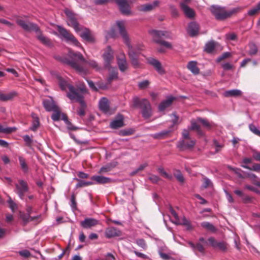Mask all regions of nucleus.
<instances>
[{"mask_svg":"<svg viewBox=\"0 0 260 260\" xmlns=\"http://www.w3.org/2000/svg\"><path fill=\"white\" fill-rule=\"evenodd\" d=\"M69 58L64 57L61 59L62 62L70 66L79 74L85 76L88 73V70L79 64V61L86 63L96 71L101 69L98 63L93 60H86L79 52H75L72 50H69L68 53Z\"/></svg>","mask_w":260,"mask_h":260,"instance_id":"nucleus-1","label":"nucleus"},{"mask_svg":"<svg viewBox=\"0 0 260 260\" xmlns=\"http://www.w3.org/2000/svg\"><path fill=\"white\" fill-rule=\"evenodd\" d=\"M17 23L26 31H34L36 33L38 39L44 45L46 46L51 45V43L50 40L42 34L39 27L37 24L22 19H17Z\"/></svg>","mask_w":260,"mask_h":260,"instance_id":"nucleus-2","label":"nucleus"},{"mask_svg":"<svg viewBox=\"0 0 260 260\" xmlns=\"http://www.w3.org/2000/svg\"><path fill=\"white\" fill-rule=\"evenodd\" d=\"M69 91L67 96L72 101L78 102L84 107L85 103L83 101V95L87 93V89L83 83H80L75 88L73 86H69Z\"/></svg>","mask_w":260,"mask_h":260,"instance_id":"nucleus-3","label":"nucleus"},{"mask_svg":"<svg viewBox=\"0 0 260 260\" xmlns=\"http://www.w3.org/2000/svg\"><path fill=\"white\" fill-rule=\"evenodd\" d=\"M149 33L155 43L162 45L168 49L172 48L171 43L161 39L162 37L167 39H172V35L170 32L166 31L152 29L149 30Z\"/></svg>","mask_w":260,"mask_h":260,"instance_id":"nucleus-4","label":"nucleus"},{"mask_svg":"<svg viewBox=\"0 0 260 260\" xmlns=\"http://www.w3.org/2000/svg\"><path fill=\"white\" fill-rule=\"evenodd\" d=\"M210 10L212 13L215 16L218 20H223L230 17L233 14L236 12L235 9L227 11L224 8L220 7L218 6H212Z\"/></svg>","mask_w":260,"mask_h":260,"instance_id":"nucleus-5","label":"nucleus"},{"mask_svg":"<svg viewBox=\"0 0 260 260\" xmlns=\"http://www.w3.org/2000/svg\"><path fill=\"white\" fill-rule=\"evenodd\" d=\"M134 104L135 106H140L142 109V114L145 118H149L151 115V108L149 102L147 99L140 101L138 98L134 99Z\"/></svg>","mask_w":260,"mask_h":260,"instance_id":"nucleus-6","label":"nucleus"},{"mask_svg":"<svg viewBox=\"0 0 260 260\" xmlns=\"http://www.w3.org/2000/svg\"><path fill=\"white\" fill-rule=\"evenodd\" d=\"M128 47V54L131 59L132 64L135 68H137L139 66V62L137 59V56L140 53V51L142 50L141 47H133L131 44L127 46Z\"/></svg>","mask_w":260,"mask_h":260,"instance_id":"nucleus-7","label":"nucleus"},{"mask_svg":"<svg viewBox=\"0 0 260 260\" xmlns=\"http://www.w3.org/2000/svg\"><path fill=\"white\" fill-rule=\"evenodd\" d=\"M58 31L60 35L66 39L68 42H70L73 45L81 47L80 43L75 38V37L70 33L67 29L62 27L61 26H58Z\"/></svg>","mask_w":260,"mask_h":260,"instance_id":"nucleus-8","label":"nucleus"},{"mask_svg":"<svg viewBox=\"0 0 260 260\" xmlns=\"http://www.w3.org/2000/svg\"><path fill=\"white\" fill-rule=\"evenodd\" d=\"M116 25L118 29L119 32L122 37L124 43L126 46L131 45L128 35L126 30V22L123 20H118L116 22Z\"/></svg>","mask_w":260,"mask_h":260,"instance_id":"nucleus-9","label":"nucleus"},{"mask_svg":"<svg viewBox=\"0 0 260 260\" xmlns=\"http://www.w3.org/2000/svg\"><path fill=\"white\" fill-rule=\"evenodd\" d=\"M15 192L21 199L23 200L25 193L28 191V186L26 182L23 180H19L18 183L15 184Z\"/></svg>","mask_w":260,"mask_h":260,"instance_id":"nucleus-10","label":"nucleus"},{"mask_svg":"<svg viewBox=\"0 0 260 260\" xmlns=\"http://www.w3.org/2000/svg\"><path fill=\"white\" fill-rule=\"evenodd\" d=\"M53 114L51 115V118L53 121H58L62 120L66 123H69L70 121L68 120L67 115L61 113L58 106L54 108L52 111Z\"/></svg>","mask_w":260,"mask_h":260,"instance_id":"nucleus-11","label":"nucleus"},{"mask_svg":"<svg viewBox=\"0 0 260 260\" xmlns=\"http://www.w3.org/2000/svg\"><path fill=\"white\" fill-rule=\"evenodd\" d=\"M65 13L67 16V22L68 25L73 27L75 30L78 32L80 27L74 15L69 10H66Z\"/></svg>","mask_w":260,"mask_h":260,"instance_id":"nucleus-12","label":"nucleus"},{"mask_svg":"<svg viewBox=\"0 0 260 260\" xmlns=\"http://www.w3.org/2000/svg\"><path fill=\"white\" fill-rule=\"evenodd\" d=\"M118 6L120 12L125 15H130L131 11L130 6L127 0H115Z\"/></svg>","mask_w":260,"mask_h":260,"instance_id":"nucleus-13","label":"nucleus"},{"mask_svg":"<svg viewBox=\"0 0 260 260\" xmlns=\"http://www.w3.org/2000/svg\"><path fill=\"white\" fill-rule=\"evenodd\" d=\"M77 33L84 40L89 42H94L95 38L90 31L86 28H80Z\"/></svg>","mask_w":260,"mask_h":260,"instance_id":"nucleus-14","label":"nucleus"},{"mask_svg":"<svg viewBox=\"0 0 260 260\" xmlns=\"http://www.w3.org/2000/svg\"><path fill=\"white\" fill-rule=\"evenodd\" d=\"M103 57L104 60L105 67H111V62L113 60V51L110 46H108L105 52L103 54Z\"/></svg>","mask_w":260,"mask_h":260,"instance_id":"nucleus-15","label":"nucleus"},{"mask_svg":"<svg viewBox=\"0 0 260 260\" xmlns=\"http://www.w3.org/2000/svg\"><path fill=\"white\" fill-rule=\"evenodd\" d=\"M147 60L148 63L152 66L158 74L163 75L165 73V71L159 60L153 57H149Z\"/></svg>","mask_w":260,"mask_h":260,"instance_id":"nucleus-16","label":"nucleus"},{"mask_svg":"<svg viewBox=\"0 0 260 260\" xmlns=\"http://www.w3.org/2000/svg\"><path fill=\"white\" fill-rule=\"evenodd\" d=\"M196 141L192 139L181 140L177 144V147L181 150L191 149L193 147Z\"/></svg>","mask_w":260,"mask_h":260,"instance_id":"nucleus-17","label":"nucleus"},{"mask_svg":"<svg viewBox=\"0 0 260 260\" xmlns=\"http://www.w3.org/2000/svg\"><path fill=\"white\" fill-rule=\"evenodd\" d=\"M99 223V221L92 218H86L80 223L81 225L84 229H90Z\"/></svg>","mask_w":260,"mask_h":260,"instance_id":"nucleus-18","label":"nucleus"},{"mask_svg":"<svg viewBox=\"0 0 260 260\" xmlns=\"http://www.w3.org/2000/svg\"><path fill=\"white\" fill-rule=\"evenodd\" d=\"M43 104L45 110L48 112L52 111L58 106L50 96L48 97L47 99H44L43 101Z\"/></svg>","mask_w":260,"mask_h":260,"instance_id":"nucleus-19","label":"nucleus"},{"mask_svg":"<svg viewBox=\"0 0 260 260\" xmlns=\"http://www.w3.org/2000/svg\"><path fill=\"white\" fill-rule=\"evenodd\" d=\"M20 218L23 222L24 224H27L29 221H36L38 222H39L41 221V216L38 215L36 216L31 217L29 216V214H25L23 213H20Z\"/></svg>","mask_w":260,"mask_h":260,"instance_id":"nucleus-20","label":"nucleus"},{"mask_svg":"<svg viewBox=\"0 0 260 260\" xmlns=\"http://www.w3.org/2000/svg\"><path fill=\"white\" fill-rule=\"evenodd\" d=\"M99 108L105 114H111L109 109V104L108 99L106 98H102L99 101Z\"/></svg>","mask_w":260,"mask_h":260,"instance_id":"nucleus-21","label":"nucleus"},{"mask_svg":"<svg viewBox=\"0 0 260 260\" xmlns=\"http://www.w3.org/2000/svg\"><path fill=\"white\" fill-rule=\"evenodd\" d=\"M112 128L116 129L123 126V117L121 114H118L116 118L110 123Z\"/></svg>","mask_w":260,"mask_h":260,"instance_id":"nucleus-22","label":"nucleus"},{"mask_svg":"<svg viewBox=\"0 0 260 260\" xmlns=\"http://www.w3.org/2000/svg\"><path fill=\"white\" fill-rule=\"evenodd\" d=\"M117 59L120 71L122 72L126 71L127 69L128 64L124 55L123 54H121V57H117Z\"/></svg>","mask_w":260,"mask_h":260,"instance_id":"nucleus-23","label":"nucleus"},{"mask_svg":"<svg viewBox=\"0 0 260 260\" xmlns=\"http://www.w3.org/2000/svg\"><path fill=\"white\" fill-rule=\"evenodd\" d=\"M105 234V236L107 238H111L112 237L119 236L121 232L115 228L110 227L106 230Z\"/></svg>","mask_w":260,"mask_h":260,"instance_id":"nucleus-24","label":"nucleus"},{"mask_svg":"<svg viewBox=\"0 0 260 260\" xmlns=\"http://www.w3.org/2000/svg\"><path fill=\"white\" fill-rule=\"evenodd\" d=\"M105 68L107 69L109 72V76L107 78L109 83H111L113 80L117 79L118 72L116 68L111 66Z\"/></svg>","mask_w":260,"mask_h":260,"instance_id":"nucleus-25","label":"nucleus"},{"mask_svg":"<svg viewBox=\"0 0 260 260\" xmlns=\"http://www.w3.org/2000/svg\"><path fill=\"white\" fill-rule=\"evenodd\" d=\"M91 179L97 184H106L112 182V179L103 176L95 175L91 177Z\"/></svg>","mask_w":260,"mask_h":260,"instance_id":"nucleus-26","label":"nucleus"},{"mask_svg":"<svg viewBox=\"0 0 260 260\" xmlns=\"http://www.w3.org/2000/svg\"><path fill=\"white\" fill-rule=\"evenodd\" d=\"M175 98L172 96H168L167 99L163 101L159 104L158 109L160 111H164L167 107H169L174 100Z\"/></svg>","mask_w":260,"mask_h":260,"instance_id":"nucleus-27","label":"nucleus"},{"mask_svg":"<svg viewBox=\"0 0 260 260\" xmlns=\"http://www.w3.org/2000/svg\"><path fill=\"white\" fill-rule=\"evenodd\" d=\"M180 6L186 17L190 18L193 17L194 12L192 9L190 8L184 3H180Z\"/></svg>","mask_w":260,"mask_h":260,"instance_id":"nucleus-28","label":"nucleus"},{"mask_svg":"<svg viewBox=\"0 0 260 260\" xmlns=\"http://www.w3.org/2000/svg\"><path fill=\"white\" fill-rule=\"evenodd\" d=\"M199 27L198 24L194 22L189 24L187 28V32L191 36L196 35L199 31Z\"/></svg>","mask_w":260,"mask_h":260,"instance_id":"nucleus-29","label":"nucleus"},{"mask_svg":"<svg viewBox=\"0 0 260 260\" xmlns=\"http://www.w3.org/2000/svg\"><path fill=\"white\" fill-rule=\"evenodd\" d=\"M55 76L56 78L57 79L58 84L62 90H66L67 88L69 89V86H72L69 84L64 79H63L59 74H55Z\"/></svg>","mask_w":260,"mask_h":260,"instance_id":"nucleus-30","label":"nucleus"},{"mask_svg":"<svg viewBox=\"0 0 260 260\" xmlns=\"http://www.w3.org/2000/svg\"><path fill=\"white\" fill-rule=\"evenodd\" d=\"M197 62L196 61H189L187 65V69L193 74L198 75L200 73V69L197 66Z\"/></svg>","mask_w":260,"mask_h":260,"instance_id":"nucleus-31","label":"nucleus"},{"mask_svg":"<svg viewBox=\"0 0 260 260\" xmlns=\"http://www.w3.org/2000/svg\"><path fill=\"white\" fill-rule=\"evenodd\" d=\"M197 120L198 122L201 123L203 126L208 130L211 129L215 125L213 122H210L207 119L201 117H198Z\"/></svg>","mask_w":260,"mask_h":260,"instance_id":"nucleus-32","label":"nucleus"},{"mask_svg":"<svg viewBox=\"0 0 260 260\" xmlns=\"http://www.w3.org/2000/svg\"><path fill=\"white\" fill-rule=\"evenodd\" d=\"M159 4L158 1H155L151 3L146 4L141 6V10L143 11H149L157 7Z\"/></svg>","mask_w":260,"mask_h":260,"instance_id":"nucleus-33","label":"nucleus"},{"mask_svg":"<svg viewBox=\"0 0 260 260\" xmlns=\"http://www.w3.org/2000/svg\"><path fill=\"white\" fill-rule=\"evenodd\" d=\"M242 91L239 89H232L225 91L223 93V95L225 97H232V96H239L242 94Z\"/></svg>","mask_w":260,"mask_h":260,"instance_id":"nucleus-34","label":"nucleus"},{"mask_svg":"<svg viewBox=\"0 0 260 260\" xmlns=\"http://www.w3.org/2000/svg\"><path fill=\"white\" fill-rule=\"evenodd\" d=\"M16 94L15 92H11L8 93H1L0 100L4 102L11 100L15 96Z\"/></svg>","mask_w":260,"mask_h":260,"instance_id":"nucleus-35","label":"nucleus"},{"mask_svg":"<svg viewBox=\"0 0 260 260\" xmlns=\"http://www.w3.org/2000/svg\"><path fill=\"white\" fill-rule=\"evenodd\" d=\"M170 132V130H164L160 132L152 135V137L156 139H162L167 138Z\"/></svg>","mask_w":260,"mask_h":260,"instance_id":"nucleus-36","label":"nucleus"},{"mask_svg":"<svg viewBox=\"0 0 260 260\" xmlns=\"http://www.w3.org/2000/svg\"><path fill=\"white\" fill-rule=\"evenodd\" d=\"M176 224H180L185 225L187 229V230H190L192 229V226L190 224V222L184 217H183L181 219L177 220L174 222Z\"/></svg>","mask_w":260,"mask_h":260,"instance_id":"nucleus-37","label":"nucleus"},{"mask_svg":"<svg viewBox=\"0 0 260 260\" xmlns=\"http://www.w3.org/2000/svg\"><path fill=\"white\" fill-rule=\"evenodd\" d=\"M191 130H195L197 133L200 135H203L204 133L201 130L200 126L197 124V122L194 120H191V126L190 127Z\"/></svg>","mask_w":260,"mask_h":260,"instance_id":"nucleus-38","label":"nucleus"},{"mask_svg":"<svg viewBox=\"0 0 260 260\" xmlns=\"http://www.w3.org/2000/svg\"><path fill=\"white\" fill-rule=\"evenodd\" d=\"M216 43L214 41L208 42L205 47V50L208 53L212 52L215 49Z\"/></svg>","mask_w":260,"mask_h":260,"instance_id":"nucleus-39","label":"nucleus"},{"mask_svg":"<svg viewBox=\"0 0 260 260\" xmlns=\"http://www.w3.org/2000/svg\"><path fill=\"white\" fill-rule=\"evenodd\" d=\"M201 225L203 228L212 232H215L216 230L215 226L209 222H203L201 223Z\"/></svg>","mask_w":260,"mask_h":260,"instance_id":"nucleus-40","label":"nucleus"},{"mask_svg":"<svg viewBox=\"0 0 260 260\" xmlns=\"http://www.w3.org/2000/svg\"><path fill=\"white\" fill-rule=\"evenodd\" d=\"M32 117L34 120L32 121V126L30 129L32 131H35L39 126V120L38 117L36 115V114H32Z\"/></svg>","mask_w":260,"mask_h":260,"instance_id":"nucleus-41","label":"nucleus"},{"mask_svg":"<svg viewBox=\"0 0 260 260\" xmlns=\"http://www.w3.org/2000/svg\"><path fill=\"white\" fill-rule=\"evenodd\" d=\"M16 129L15 127H4L2 125L0 124V133L4 134H10L15 132Z\"/></svg>","mask_w":260,"mask_h":260,"instance_id":"nucleus-42","label":"nucleus"},{"mask_svg":"<svg viewBox=\"0 0 260 260\" xmlns=\"http://www.w3.org/2000/svg\"><path fill=\"white\" fill-rule=\"evenodd\" d=\"M202 181L203 182L202 186L205 188L212 187L213 185L211 180L204 176L203 177Z\"/></svg>","mask_w":260,"mask_h":260,"instance_id":"nucleus-43","label":"nucleus"},{"mask_svg":"<svg viewBox=\"0 0 260 260\" xmlns=\"http://www.w3.org/2000/svg\"><path fill=\"white\" fill-rule=\"evenodd\" d=\"M19 160L21 169L23 170V171L27 172L28 170V167L25 162V159L22 156H19Z\"/></svg>","mask_w":260,"mask_h":260,"instance_id":"nucleus-44","label":"nucleus"},{"mask_svg":"<svg viewBox=\"0 0 260 260\" xmlns=\"http://www.w3.org/2000/svg\"><path fill=\"white\" fill-rule=\"evenodd\" d=\"M158 172L161 174L165 178L171 179L172 178V176L170 174H168L164 169L163 168H159L158 169Z\"/></svg>","mask_w":260,"mask_h":260,"instance_id":"nucleus-45","label":"nucleus"},{"mask_svg":"<svg viewBox=\"0 0 260 260\" xmlns=\"http://www.w3.org/2000/svg\"><path fill=\"white\" fill-rule=\"evenodd\" d=\"M216 248L224 251L227 249V244L224 242H218Z\"/></svg>","mask_w":260,"mask_h":260,"instance_id":"nucleus-46","label":"nucleus"},{"mask_svg":"<svg viewBox=\"0 0 260 260\" xmlns=\"http://www.w3.org/2000/svg\"><path fill=\"white\" fill-rule=\"evenodd\" d=\"M249 128L253 134L260 137V131L254 124H250L249 125Z\"/></svg>","mask_w":260,"mask_h":260,"instance_id":"nucleus-47","label":"nucleus"},{"mask_svg":"<svg viewBox=\"0 0 260 260\" xmlns=\"http://www.w3.org/2000/svg\"><path fill=\"white\" fill-rule=\"evenodd\" d=\"M147 165L146 164H143L141 165L137 169H136L135 171H133L131 173V174L132 175H135L139 171H141L144 170L147 167Z\"/></svg>","mask_w":260,"mask_h":260,"instance_id":"nucleus-48","label":"nucleus"},{"mask_svg":"<svg viewBox=\"0 0 260 260\" xmlns=\"http://www.w3.org/2000/svg\"><path fill=\"white\" fill-rule=\"evenodd\" d=\"M93 184V183L90 181H80L77 184L76 187H81L84 186L92 185Z\"/></svg>","mask_w":260,"mask_h":260,"instance_id":"nucleus-49","label":"nucleus"},{"mask_svg":"<svg viewBox=\"0 0 260 260\" xmlns=\"http://www.w3.org/2000/svg\"><path fill=\"white\" fill-rule=\"evenodd\" d=\"M149 84V82L148 80H144L140 82L138 84L139 88L141 89H145L148 87Z\"/></svg>","mask_w":260,"mask_h":260,"instance_id":"nucleus-50","label":"nucleus"},{"mask_svg":"<svg viewBox=\"0 0 260 260\" xmlns=\"http://www.w3.org/2000/svg\"><path fill=\"white\" fill-rule=\"evenodd\" d=\"M23 138L27 146H29L31 145L32 140L28 135L24 136Z\"/></svg>","mask_w":260,"mask_h":260,"instance_id":"nucleus-51","label":"nucleus"},{"mask_svg":"<svg viewBox=\"0 0 260 260\" xmlns=\"http://www.w3.org/2000/svg\"><path fill=\"white\" fill-rule=\"evenodd\" d=\"M257 52V49L256 46L254 45H251L250 46V50H249V54L250 55H254Z\"/></svg>","mask_w":260,"mask_h":260,"instance_id":"nucleus-52","label":"nucleus"},{"mask_svg":"<svg viewBox=\"0 0 260 260\" xmlns=\"http://www.w3.org/2000/svg\"><path fill=\"white\" fill-rule=\"evenodd\" d=\"M182 140H189L191 139L189 137V132L186 129H184L182 134Z\"/></svg>","mask_w":260,"mask_h":260,"instance_id":"nucleus-53","label":"nucleus"},{"mask_svg":"<svg viewBox=\"0 0 260 260\" xmlns=\"http://www.w3.org/2000/svg\"><path fill=\"white\" fill-rule=\"evenodd\" d=\"M8 203L9 204L10 208L13 211L17 209V205L11 199L9 200Z\"/></svg>","mask_w":260,"mask_h":260,"instance_id":"nucleus-54","label":"nucleus"},{"mask_svg":"<svg viewBox=\"0 0 260 260\" xmlns=\"http://www.w3.org/2000/svg\"><path fill=\"white\" fill-rule=\"evenodd\" d=\"M259 12V11L257 9V7L255 6V7L249 10L248 12V14L249 15L252 16L258 13Z\"/></svg>","mask_w":260,"mask_h":260,"instance_id":"nucleus-55","label":"nucleus"},{"mask_svg":"<svg viewBox=\"0 0 260 260\" xmlns=\"http://www.w3.org/2000/svg\"><path fill=\"white\" fill-rule=\"evenodd\" d=\"M208 241L210 244L214 248L216 247V245L217 244V241L215 240V239L213 237H210L208 239Z\"/></svg>","mask_w":260,"mask_h":260,"instance_id":"nucleus-56","label":"nucleus"},{"mask_svg":"<svg viewBox=\"0 0 260 260\" xmlns=\"http://www.w3.org/2000/svg\"><path fill=\"white\" fill-rule=\"evenodd\" d=\"M175 176L176 178V179H177V180L178 181H179L180 182L183 183L184 182V177H183V175H182V174L180 173V172H178L177 174H175Z\"/></svg>","mask_w":260,"mask_h":260,"instance_id":"nucleus-57","label":"nucleus"},{"mask_svg":"<svg viewBox=\"0 0 260 260\" xmlns=\"http://www.w3.org/2000/svg\"><path fill=\"white\" fill-rule=\"evenodd\" d=\"M226 39L229 40H236L237 36L235 33L228 34L225 35Z\"/></svg>","mask_w":260,"mask_h":260,"instance_id":"nucleus-58","label":"nucleus"},{"mask_svg":"<svg viewBox=\"0 0 260 260\" xmlns=\"http://www.w3.org/2000/svg\"><path fill=\"white\" fill-rule=\"evenodd\" d=\"M137 244L140 247L145 249L146 247L145 241L143 239H138L137 240Z\"/></svg>","mask_w":260,"mask_h":260,"instance_id":"nucleus-59","label":"nucleus"},{"mask_svg":"<svg viewBox=\"0 0 260 260\" xmlns=\"http://www.w3.org/2000/svg\"><path fill=\"white\" fill-rule=\"evenodd\" d=\"M87 81L89 86L92 90H93V91L98 90V88L95 86L94 83L92 81L87 80Z\"/></svg>","mask_w":260,"mask_h":260,"instance_id":"nucleus-60","label":"nucleus"},{"mask_svg":"<svg viewBox=\"0 0 260 260\" xmlns=\"http://www.w3.org/2000/svg\"><path fill=\"white\" fill-rule=\"evenodd\" d=\"M223 69L225 70H230L233 68V65L227 62L222 64Z\"/></svg>","mask_w":260,"mask_h":260,"instance_id":"nucleus-61","label":"nucleus"},{"mask_svg":"<svg viewBox=\"0 0 260 260\" xmlns=\"http://www.w3.org/2000/svg\"><path fill=\"white\" fill-rule=\"evenodd\" d=\"M231 56V53L230 52H224L218 58V60L220 61L222 59L228 58Z\"/></svg>","mask_w":260,"mask_h":260,"instance_id":"nucleus-62","label":"nucleus"},{"mask_svg":"<svg viewBox=\"0 0 260 260\" xmlns=\"http://www.w3.org/2000/svg\"><path fill=\"white\" fill-rule=\"evenodd\" d=\"M252 156H253V158L255 160L260 161V152H258L256 151H254Z\"/></svg>","mask_w":260,"mask_h":260,"instance_id":"nucleus-63","label":"nucleus"},{"mask_svg":"<svg viewBox=\"0 0 260 260\" xmlns=\"http://www.w3.org/2000/svg\"><path fill=\"white\" fill-rule=\"evenodd\" d=\"M250 170L255 172H259L260 171V164H255L250 168Z\"/></svg>","mask_w":260,"mask_h":260,"instance_id":"nucleus-64","label":"nucleus"}]
</instances>
